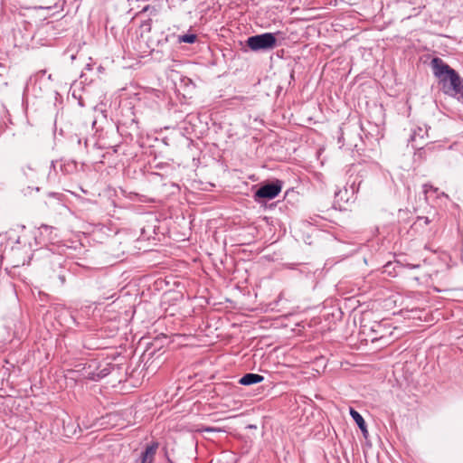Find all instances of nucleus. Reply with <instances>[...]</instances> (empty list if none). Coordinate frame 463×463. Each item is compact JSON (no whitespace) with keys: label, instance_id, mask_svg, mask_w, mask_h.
<instances>
[{"label":"nucleus","instance_id":"24","mask_svg":"<svg viewBox=\"0 0 463 463\" xmlns=\"http://www.w3.org/2000/svg\"><path fill=\"white\" fill-rule=\"evenodd\" d=\"M411 268H419V267H420V265H419V264H417V265H411Z\"/></svg>","mask_w":463,"mask_h":463},{"label":"nucleus","instance_id":"5","mask_svg":"<svg viewBox=\"0 0 463 463\" xmlns=\"http://www.w3.org/2000/svg\"><path fill=\"white\" fill-rule=\"evenodd\" d=\"M281 189L282 182L279 180H275L262 184L255 192V197L266 200H272L281 192Z\"/></svg>","mask_w":463,"mask_h":463},{"label":"nucleus","instance_id":"4","mask_svg":"<svg viewBox=\"0 0 463 463\" xmlns=\"http://www.w3.org/2000/svg\"><path fill=\"white\" fill-rule=\"evenodd\" d=\"M446 94L457 95L463 90V81L455 70H452L439 81Z\"/></svg>","mask_w":463,"mask_h":463},{"label":"nucleus","instance_id":"2","mask_svg":"<svg viewBox=\"0 0 463 463\" xmlns=\"http://www.w3.org/2000/svg\"><path fill=\"white\" fill-rule=\"evenodd\" d=\"M64 259L59 255H52L49 260V267L45 269V276L49 282L54 286H62L66 277L70 273L64 266Z\"/></svg>","mask_w":463,"mask_h":463},{"label":"nucleus","instance_id":"11","mask_svg":"<svg viewBox=\"0 0 463 463\" xmlns=\"http://www.w3.org/2000/svg\"><path fill=\"white\" fill-rule=\"evenodd\" d=\"M157 449L158 442H152L147 445L146 449L141 453V463H153Z\"/></svg>","mask_w":463,"mask_h":463},{"label":"nucleus","instance_id":"13","mask_svg":"<svg viewBox=\"0 0 463 463\" xmlns=\"http://www.w3.org/2000/svg\"><path fill=\"white\" fill-rule=\"evenodd\" d=\"M264 380V377L260 374L257 373H246L240 380L239 383L241 385H251L255 383H261Z\"/></svg>","mask_w":463,"mask_h":463},{"label":"nucleus","instance_id":"18","mask_svg":"<svg viewBox=\"0 0 463 463\" xmlns=\"http://www.w3.org/2000/svg\"><path fill=\"white\" fill-rule=\"evenodd\" d=\"M337 208L335 207V204H333L325 214H318V216L326 221L334 222L333 221V215L329 212H336Z\"/></svg>","mask_w":463,"mask_h":463},{"label":"nucleus","instance_id":"17","mask_svg":"<svg viewBox=\"0 0 463 463\" xmlns=\"http://www.w3.org/2000/svg\"><path fill=\"white\" fill-rule=\"evenodd\" d=\"M197 39V36L194 33L184 34L178 36L179 43H194Z\"/></svg>","mask_w":463,"mask_h":463},{"label":"nucleus","instance_id":"14","mask_svg":"<svg viewBox=\"0 0 463 463\" xmlns=\"http://www.w3.org/2000/svg\"><path fill=\"white\" fill-rule=\"evenodd\" d=\"M428 137V128L424 126H418L411 130L410 140L413 143H417L418 140H423Z\"/></svg>","mask_w":463,"mask_h":463},{"label":"nucleus","instance_id":"3","mask_svg":"<svg viewBox=\"0 0 463 463\" xmlns=\"http://www.w3.org/2000/svg\"><path fill=\"white\" fill-rule=\"evenodd\" d=\"M276 37L271 33L253 35L248 38L247 46L254 52L260 50H271L276 46Z\"/></svg>","mask_w":463,"mask_h":463},{"label":"nucleus","instance_id":"21","mask_svg":"<svg viewBox=\"0 0 463 463\" xmlns=\"http://www.w3.org/2000/svg\"><path fill=\"white\" fill-rule=\"evenodd\" d=\"M274 217L273 216H264L263 220L267 222V223H269L271 225H274Z\"/></svg>","mask_w":463,"mask_h":463},{"label":"nucleus","instance_id":"22","mask_svg":"<svg viewBox=\"0 0 463 463\" xmlns=\"http://www.w3.org/2000/svg\"><path fill=\"white\" fill-rule=\"evenodd\" d=\"M40 229H41L42 231L48 232L49 230H52V227H50V226H48V225H46V224H42V225H41V227H40Z\"/></svg>","mask_w":463,"mask_h":463},{"label":"nucleus","instance_id":"7","mask_svg":"<svg viewBox=\"0 0 463 463\" xmlns=\"http://www.w3.org/2000/svg\"><path fill=\"white\" fill-rule=\"evenodd\" d=\"M362 333L367 335L371 338L372 342L382 339L384 337L383 326L380 322H374L372 326L362 324Z\"/></svg>","mask_w":463,"mask_h":463},{"label":"nucleus","instance_id":"15","mask_svg":"<svg viewBox=\"0 0 463 463\" xmlns=\"http://www.w3.org/2000/svg\"><path fill=\"white\" fill-rule=\"evenodd\" d=\"M156 225L148 224L141 228V238L146 241L155 239L152 233L156 234Z\"/></svg>","mask_w":463,"mask_h":463},{"label":"nucleus","instance_id":"20","mask_svg":"<svg viewBox=\"0 0 463 463\" xmlns=\"http://www.w3.org/2000/svg\"><path fill=\"white\" fill-rule=\"evenodd\" d=\"M113 296H114L113 293L110 294L109 292H107V293L103 292L100 294L99 298L102 300H107V299L112 298Z\"/></svg>","mask_w":463,"mask_h":463},{"label":"nucleus","instance_id":"9","mask_svg":"<svg viewBox=\"0 0 463 463\" xmlns=\"http://www.w3.org/2000/svg\"><path fill=\"white\" fill-rule=\"evenodd\" d=\"M437 220H438V213L432 205H430L429 210L427 211V214L426 215H418L413 225L420 226L421 222H423L424 224H429L433 222H436Z\"/></svg>","mask_w":463,"mask_h":463},{"label":"nucleus","instance_id":"19","mask_svg":"<svg viewBox=\"0 0 463 463\" xmlns=\"http://www.w3.org/2000/svg\"><path fill=\"white\" fill-rule=\"evenodd\" d=\"M198 431L200 432H220L222 431V430L220 428H216V427H205V426H202L200 429H198Z\"/></svg>","mask_w":463,"mask_h":463},{"label":"nucleus","instance_id":"16","mask_svg":"<svg viewBox=\"0 0 463 463\" xmlns=\"http://www.w3.org/2000/svg\"><path fill=\"white\" fill-rule=\"evenodd\" d=\"M23 176L25 180L35 181L37 179V171L31 165H26L23 169Z\"/></svg>","mask_w":463,"mask_h":463},{"label":"nucleus","instance_id":"10","mask_svg":"<svg viewBox=\"0 0 463 463\" xmlns=\"http://www.w3.org/2000/svg\"><path fill=\"white\" fill-rule=\"evenodd\" d=\"M118 238H113L109 242V253L115 258H120L128 251L127 246H121Z\"/></svg>","mask_w":463,"mask_h":463},{"label":"nucleus","instance_id":"12","mask_svg":"<svg viewBox=\"0 0 463 463\" xmlns=\"http://www.w3.org/2000/svg\"><path fill=\"white\" fill-rule=\"evenodd\" d=\"M350 415L353 420L355 421L359 429L361 430L363 435L366 438L368 435V430L366 427V423L363 418V416L355 411L354 408H350Z\"/></svg>","mask_w":463,"mask_h":463},{"label":"nucleus","instance_id":"1","mask_svg":"<svg viewBox=\"0 0 463 463\" xmlns=\"http://www.w3.org/2000/svg\"><path fill=\"white\" fill-rule=\"evenodd\" d=\"M115 369L118 370L119 366L113 363L91 359L85 363L77 364L73 369L68 370V373H77L80 377L84 379L98 382L109 375Z\"/></svg>","mask_w":463,"mask_h":463},{"label":"nucleus","instance_id":"6","mask_svg":"<svg viewBox=\"0 0 463 463\" xmlns=\"http://www.w3.org/2000/svg\"><path fill=\"white\" fill-rule=\"evenodd\" d=\"M449 196L443 192H440L438 188H435L429 184H423L421 192L419 194V200L430 201H445L448 200Z\"/></svg>","mask_w":463,"mask_h":463},{"label":"nucleus","instance_id":"8","mask_svg":"<svg viewBox=\"0 0 463 463\" xmlns=\"http://www.w3.org/2000/svg\"><path fill=\"white\" fill-rule=\"evenodd\" d=\"M433 74L439 81L444 79L453 69L445 63L440 58L435 57L430 62Z\"/></svg>","mask_w":463,"mask_h":463},{"label":"nucleus","instance_id":"23","mask_svg":"<svg viewBox=\"0 0 463 463\" xmlns=\"http://www.w3.org/2000/svg\"><path fill=\"white\" fill-rule=\"evenodd\" d=\"M264 206V209L267 210H271L273 209L277 204H273V203H270V204H262Z\"/></svg>","mask_w":463,"mask_h":463}]
</instances>
